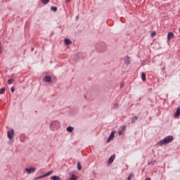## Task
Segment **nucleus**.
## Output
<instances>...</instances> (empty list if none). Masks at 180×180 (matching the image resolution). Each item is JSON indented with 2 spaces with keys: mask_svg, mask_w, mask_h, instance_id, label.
I'll list each match as a JSON object with an SVG mask.
<instances>
[{
  "mask_svg": "<svg viewBox=\"0 0 180 180\" xmlns=\"http://www.w3.org/2000/svg\"><path fill=\"white\" fill-rule=\"evenodd\" d=\"M172 141H174V136L170 135V136H166L162 140H160L158 143V144H159V146H164V144H169V143Z\"/></svg>",
  "mask_w": 180,
  "mask_h": 180,
  "instance_id": "f257e3e1",
  "label": "nucleus"
},
{
  "mask_svg": "<svg viewBox=\"0 0 180 180\" xmlns=\"http://www.w3.org/2000/svg\"><path fill=\"white\" fill-rule=\"evenodd\" d=\"M60 127V122L58 120L53 121L50 124L51 130H57Z\"/></svg>",
  "mask_w": 180,
  "mask_h": 180,
  "instance_id": "f03ea898",
  "label": "nucleus"
},
{
  "mask_svg": "<svg viewBox=\"0 0 180 180\" xmlns=\"http://www.w3.org/2000/svg\"><path fill=\"white\" fill-rule=\"evenodd\" d=\"M7 136L9 140H12V139L15 137V130H13V129L8 130L7 132Z\"/></svg>",
  "mask_w": 180,
  "mask_h": 180,
  "instance_id": "7ed1b4c3",
  "label": "nucleus"
},
{
  "mask_svg": "<svg viewBox=\"0 0 180 180\" xmlns=\"http://www.w3.org/2000/svg\"><path fill=\"white\" fill-rule=\"evenodd\" d=\"M101 44V48H96L97 51H99V53H103L106 50V44L102 43Z\"/></svg>",
  "mask_w": 180,
  "mask_h": 180,
  "instance_id": "20e7f679",
  "label": "nucleus"
},
{
  "mask_svg": "<svg viewBox=\"0 0 180 180\" xmlns=\"http://www.w3.org/2000/svg\"><path fill=\"white\" fill-rule=\"evenodd\" d=\"M116 131H112L111 132V134H110L108 139H107V143H109V141H110V140H113V139L115 138V134Z\"/></svg>",
  "mask_w": 180,
  "mask_h": 180,
  "instance_id": "39448f33",
  "label": "nucleus"
},
{
  "mask_svg": "<svg viewBox=\"0 0 180 180\" xmlns=\"http://www.w3.org/2000/svg\"><path fill=\"white\" fill-rule=\"evenodd\" d=\"M25 171L27 172V174H33V172L36 171V168L34 167L26 168Z\"/></svg>",
  "mask_w": 180,
  "mask_h": 180,
  "instance_id": "423d86ee",
  "label": "nucleus"
},
{
  "mask_svg": "<svg viewBox=\"0 0 180 180\" xmlns=\"http://www.w3.org/2000/svg\"><path fill=\"white\" fill-rule=\"evenodd\" d=\"M115 158H116V155H111L108 159V164H112L115 161Z\"/></svg>",
  "mask_w": 180,
  "mask_h": 180,
  "instance_id": "0eeeda50",
  "label": "nucleus"
},
{
  "mask_svg": "<svg viewBox=\"0 0 180 180\" xmlns=\"http://www.w3.org/2000/svg\"><path fill=\"white\" fill-rule=\"evenodd\" d=\"M174 38V32H169L167 34V40L169 41V40H171V39Z\"/></svg>",
  "mask_w": 180,
  "mask_h": 180,
  "instance_id": "6e6552de",
  "label": "nucleus"
},
{
  "mask_svg": "<svg viewBox=\"0 0 180 180\" xmlns=\"http://www.w3.org/2000/svg\"><path fill=\"white\" fill-rule=\"evenodd\" d=\"M130 57H129V56H127L126 59L124 60L126 65H130Z\"/></svg>",
  "mask_w": 180,
  "mask_h": 180,
  "instance_id": "1a4fd4ad",
  "label": "nucleus"
},
{
  "mask_svg": "<svg viewBox=\"0 0 180 180\" xmlns=\"http://www.w3.org/2000/svg\"><path fill=\"white\" fill-rule=\"evenodd\" d=\"M45 82H47L48 84L51 82V76L50 75L45 76Z\"/></svg>",
  "mask_w": 180,
  "mask_h": 180,
  "instance_id": "9d476101",
  "label": "nucleus"
},
{
  "mask_svg": "<svg viewBox=\"0 0 180 180\" xmlns=\"http://www.w3.org/2000/svg\"><path fill=\"white\" fill-rule=\"evenodd\" d=\"M175 117H178V116H180V106H179L174 113Z\"/></svg>",
  "mask_w": 180,
  "mask_h": 180,
  "instance_id": "9b49d317",
  "label": "nucleus"
},
{
  "mask_svg": "<svg viewBox=\"0 0 180 180\" xmlns=\"http://www.w3.org/2000/svg\"><path fill=\"white\" fill-rule=\"evenodd\" d=\"M69 175H70V180H77V179H78V177L76 176V175L72 174V173H69Z\"/></svg>",
  "mask_w": 180,
  "mask_h": 180,
  "instance_id": "f8f14e48",
  "label": "nucleus"
},
{
  "mask_svg": "<svg viewBox=\"0 0 180 180\" xmlns=\"http://www.w3.org/2000/svg\"><path fill=\"white\" fill-rule=\"evenodd\" d=\"M72 42L70 40V39L66 38L65 39V46H70Z\"/></svg>",
  "mask_w": 180,
  "mask_h": 180,
  "instance_id": "ddd939ff",
  "label": "nucleus"
},
{
  "mask_svg": "<svg viewBox=\"0 0 180 180\" xmlns=\"http://www.w3.org/2000/svg\"><path fill=\"white\" fill-rule=\"evenodd\" d=\"M51 180H62L60 176L54 175L51 176Z\"/></svg>",
  "mask_w": 180,
  "mask_h": 180,
  "instance_id": "4468645a",
  "label": "nucleus"
},
{
  "mask_svg": "<svg viewBox=\"0 0 180 180\" xmlns=\"http://www.w3.org/2000/svg\"><path fill=\"white\" fill-rule=\"evenodd\" d=\"M146 72H141V79H142V81H143V82H146Z\"/></svg>",
  "mask_w": 180,
  "mask_h": 180,
  "instance_id": "2eb2a0df",
  "label": "nucleus"
},
{
  "mask_svg": "<svg viewBox=\"0 0 180 180\" xmlns=\"http://www.w3.org/2000/svg\"><path fill=\"white\" fill-rule=\"evenodd\" d=\"M137 119H139V117L135 115L134 117H132L131 123L134 124V123H136V120H137Z\"/></svg>",
  "mask_w": 180,
  "mask_h": 180,
  "instance_id": "dca6fc26",
  "label": "nucleus"
},
{
  "mask_svg": "<svg viewBox=\"0 0 180 180\" xmlns=\"http://www.w3.org/2000/svg\"><path fill=\"white\" fill-rule=\"evenodd\" d=\"M73 131H74V127H67V131H68L69 133H72Z\"/></svg>",
  "mask_w": 180,
  "mask_h": 180,
  "instance_id": "f3484780",
  "label": "nucleus"
},
{
  "mask_svg": "<svg viewBox=\"0 0 180 180\" xmlns=\"http://www.w3.org/2000/svg\"><path fill=\"white\" fill-rule=\"evenodd\" d=\"M133 178H134V173H130L127 179L128 180H131V179H133Z\"/></svg>",
  "mask_w": 180,
  "mask_h": 180,
  "instance_id": "a211bd4d",
  "label": "nucleus"
},
{
  "mask_svg": "<svg viewBox=\"0 0 180 180\" xmlns=\"http://www.w3.org/2000/svg\"><path fill=\"white\" fill-rule=\"evenodd\" d=\"M5 91H6V89H5V87L0 89V95H3V94H5Z\"/></svg>",
  "mask_w": 180,
  "mask_h": 180,
  "instance_id": "6ab92c4d",
  "label": "nucleus"
},
{
  "mask_svg": "<svg viewBox=\"0 0 180 180\" xmlns=\"http://www.w3.org/2000/svg\"><path fill=\"white\" fill-rule=\"evenodd\" d=\"M157 161L156 160H151L150 162H148V165H154V164H156Z\"/></svg>",
  "mask_w": 180,
  "mask_h": 180,
  "instance_id": "aec40b11",
  "label": "nucleus"
},
{
  "mask_svg": "<svg viewBox=\"0 0 180 180\" xmlns=\"http://www.w3.org/2000/svg\"><path fill=\"white\" fill-rule=\"evenodd\" d=\"M53 173V170H51V171H49V172H46V173H45L44 174V176H49V175H51V174Z\"/></svg>",
  "mask_w": 180,
  "mask_h": 180,
  "instance_id": "412c9836",
  "label": "nucleus"
},
{
  "mask_svg": "<svg viewBox=\"0 0 180 180\" xmlns=\"http://www.w3.org/2000/svg\"><path fill=\"white\" fill-rule=\"evenodd\" d=\"M77 169L79 171H81V169H82V166H81V162H77Z\"/></svg>",
  "mask_w": 180,
  "mask_h": 180,
  "instance_id": "4be33fe9",
  "label": "nucleus"
},
{
  "mask_svg": "<svg viewBox=\"0 0 180 180\" xmlns=\"http://www.w3.org/2000/svg\"><path fill=\"white\" fill-rule=\"evenodd\" d=\"M41 1L42 4H44V5H47V4H49V2H50V0H41Z\"/></svg>",
  "mask_w": 180,
  "mask_h": 180,
  "instance_id": "5701e85b",
  "label": "nucleus"
},
{
  "mask_svg": "<svg viewBox=\"0 0 180 180\" xmlns=\"http://www.w3.org/2000/svg\"><path fill=\"white\" fill-rule=\"evenodd\" d=\"M13 82H14L13 79H9L8 80V85H12V84H13Z\"/></svg>",
  "mask_w": 180,
  "mask_h": 180,
  "instance_id": "b1692460",
  "label": "nucleus"
},
{
  "mask_svg": "<svg viewBox=\"0 0 180 180\" xmlns=\"http://www.w3.org/2000/svg\"><path fill=\"white\" fill-rule=\"evenodd\" d=\"M51 9L53 12H57V6H51Z\"/></svg>",
  "mask_w": 180,
  "mask_h": 180,
  "instance_id": "393cba45",
  "label": "nucleus"
},
{
  "mask_svg": "<svg viewBox=\"0 0 180 180\" xmlns=\"http://www.w3.org/2000/svg\"><path fill=\"white\" fill-rule=\"evenodd\" d=\"M4 53V47H2V44L0 42V54H2Z\"/></svg>",
  "mask_w": 180,
  "mask_h": 180,
  "instance_id": "a878e982",
  "label": "nucleus"
},
{
  "mask_svg": "<svg viewBox=\"0 0 180 180\" xmlns=\"http://www.w3.org/2000/svg\"><path fill=\"white\" fill-rule=\"evenodd\" d=\"M41 178H45L44 174L41 175V176H38V177H36V178H35V180H37V179H41Z\"/></svg>",
  "mask_w": 180,
  "mask_h": 180,
  "instance_id": "bb28decb",
  "label": "nucleus"
},
{
  "mask_svg": "<svg viewBox=\"0 0 180 180\" xmlns=\"http://www.w3.org/2000/svg\"><path fill=\"white\" fill-rule=\"evenodd\" d=\"M118 108H119V104H117V103H115L114 104L113 108H114V109H117Z\"/></svg>",
  "mask_w": 180,
  "mask_h": 180,
  "instance_id": "cd10ccee",
  "label": "nucleus"
},
{
  "mask_svg": "<svg viewBox=\"0 0 180 180\" xmlns=\"http://www.w3.org/2000/svg\"><path fill=\"white\" fill-rule=\"evenodd\" d=\"M11 91L12 94H13V92H15V86H12L11 89Z\"/></svg>",
  "mask_w": 180,
  "mask_h": 180,
  "instance_id": "c85d7f7f",
  "label": "nucleus"
},
{
  "mask_svg": "<svg viewBox=\"0 0 180 180\" xmlns=\"http://www.w3.org/2000/svg\"><path fill=\"white\" fill-rule=\"evenodd\" d=\"M155 34H157V32H152V33H151L152 37H154V36H155Z\"/></svg>",
  "mask_w": 180,
  "mask_h": 180,
  "instance_id": "c756f323",
  "label": "nucleus"
},
{
  "mask_svg": "<svg viewBox=\"0 0 180 180\" xmlns=\"http://www.w3.org/2000/svg\"><path fill=\"white\" fill-rule=\"evenodd\" d=\"M162 72H164L165 71V65L163 66V68H161Z\"/></svg>",
  "mask_w": 180,
  "mask_h": 180,
  "instance_id": "7c9ffc66",
  "label": "nucleus"
},
{
  "mask_svg": "<svg viewBox=\"0 0 180 180\" xmlns=\"http://www.w3.org/2000/svg\"><path fill=\"white\" fill-rule=\"evenodd\" d=\"M122 131H123L122 130H120V131H118L119 136H122Z\"/></svg>",
  "mask_w": 180,
  "mask_h": 180,
  "instance_id": "2f4dec72",
  "label": "nucleus"
},
{
  "mask_svg": "<svg viewBox=\"0 0 180 180\" xmlns=\"http://www.w3.org/2000/svg\"><path fill=\"white\" fill-rule=\"evenodd\" d=\"M124 129H126V126L125 125L122 126V130L123 131V130H124Z\"/></svg>",
  "mask_w": 180,
  "mask_h": 180,
  "instance_id": "473e14b6",
  "label": "nucleus"
},
{
  "mask_svg": "<svg viewBox=\"0 0 180 180\" xmlns=\"http://www.w3.org/2000/svg\"><path fill=\"white\" fill-rule=\"evenodd\" d=\"M71 0H65V3L68 4V2H70Z\"/></svg>",
  "mask_w": 180,
  "mask_h": 180,
  "instance_id": "72a5a7b5",
  "label": "nucleus"
},
{
  "mask_svg": "<svg viewBox=\"0 0 180 180\" xmlns=\"http://www.w3.org/2000/svg\"><path fill=\"white\" fill-rule=\"evenodd\" d=\"M31 51H34V48L32 47L31 48Z\"/></svg>",
  "mask_w": 180,
  "mask_h": 180,
  "instance_id": "f704fd0d",
  "label": "nucleus"
},
{
  "mask_svg": "<svg viewBox=\"0 0 180 180\" xmlns=\"http://www.w3.org/2000/svg\"><path fill=\"white\" fill-rule=\"evenodd\" d=\"M120 86H121V88H123V86H124V84H121Z\"/></svg>",
  "mask_w": 180,
  "mask_h": 180,
  "instance_id": "c9c22d12",
  "label": "nucleus"
},
{
  "mask_svg": "<svg viewBox=\"0 0 180 180\" xmlns=\"http://www.w3.org/2000/svg\"><path fill=\"white\" fill-rule=\"evenodd\" d=\"M79 17L77 15V16L76 17V19H79Z\"/></svg>",
  "mask_w": 180,
  "mask_h": 180,
  "instance_id": "e433bc0d",
  "label": "nucleus"
}]
</instances>
